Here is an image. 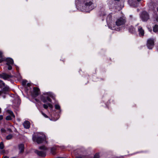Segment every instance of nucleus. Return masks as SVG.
I'll return each instance as SVG.
<instances>
[{
	"instance_id": "1",
	"label": "nucleus",
	"mask_w": 158,
	"mask_h": 158,
	"mask_svg": "<svg viewBox=\"0 0 158 158\" xmlns=\"http://www.w3.org/2000/svg\"><path fill=\"white\" fill-rule=\"evenodd\" d=\"M106 21L109 28L113 30L119 31L122 29V26L126 23V18L123 16L118 18L116 20L115 24H112V16L110 14L107 17Z\"/></svg>"
},
{
	"instance_id": "2",
	"label": "nucleus",
	"mask_w": 158,
	"mask_h": 158,
	"mask_svg": "<svg viewBox=\"0 0 158 158\" xmlns=\"http://www.w3.org/2000/svg\"><path fill=\"white\" fill-rule=\"evenodd\" d=\"M83 3V9L86 12H89L93 10L94 7L92 0H77Z\"/></svg>"
},
{
	"instance_id": "3",
	"label": "nucleus",
	"mask_w": 158,
	"mask_h": 158,
	"mask_svg": "<svg viewBox=\"0 0 158 158\" xmlns=\"http://www.w3.org/2000/svg\"><path fill=\"white\" fill-rule=\"evenodd\" d=\"M32 139L33 141L36 142L37 143L40 144L45 141L46 138L43 133H39L36 134L35 135L33 136Z\"/></svg>"
},
{
	"instance_id": "4",
	"label": "nucleus",
	"mask_w": 158,
	"mask_h": 158,
	"mask_svg": "<svg viewBox=\"0 0 158 158\" xmlns=\"http://www.w3.org/2000/svg\"><path fill=\"white\" fill-rule=\"evenodd\" d=\"M3 87L4 88L2 90H0V97H2L5 98L6 94L10 90V88L8 86L5 85L3 81L0 80V88H2Z\"/></svg>"
},
{
	"instance_id": "5",
	"label": "nucleus",
	"mask_w": 158,
	"mask_h": 158,
	"mask_svg": "<svg viewBox=\"0 0 158 158\" xmlns=\"http://www.w3.org/2000/svg\"><path fill=\"white\" fill-rule=\"evenodd\" d=\"M40 151L35 150V152L38 155L41 156H46V148L44 146H40L39 148Z\"/></svg>"
},
{
	"instance_id": "6",
	"label": "nucleus",
	"mask_w": 158,
	"mask_h": 158,
	"mask_svg": "<svg viewBox=\"0 0 158 158\" xmlns=\"http://www.w3.org/2000/svg\"><path fill=\"white\" fill-rule=\"evenodd\" d=\"M140 17L143 21H147L149 19L148 15L145 11H143Z\"/></svg>"
},
{
	"instance_id": "7",
	"label": "nucleus",
	"mask_w": 158,
	"mask_h": 158,
	"mask_svg": "<svg viewBox=\"0 0 158 158\" xmlns=\"http://www.w3.org/2000/svg\"><path fill=\"white\" fill-rule=\"evenodd\" d=\"M154 39H149L147 41V46L148 48L151 49L153 47Z\"/></svg>"
},
{
	"instance_id": "8",
	"label": "nucleus",
	"mask_w": 158,
	"mask_h": 158,
	"mask_svg": "<svg viewBox=\"0 0 158 158\" xmlns=\"http://www.w3.org/2000/svg\"><path fill=\"white\" fill-rule=\"evenodd\" d=\"M12 77L11 75L5 73H2L0 74V78L4 80H9L10 78Z\"/></svg>"
},
{
	"instance_id": "9",
	"label": "nucleus",
	"mask_w": 158,
	"mask_h": 158,
	"mask_svg": "<svg viewBox=\"0 0 158 158\" xmlns=\"http://www.w3.org/2000/svg\"><path fill=\"white\" fill-rule=\"evenodd\" d=\"M7 112L10 115H8L6 117V120H10L12 119V117L15 118V116L14 115L13 112L11 110H7Z\"/></svg>"
},
{
	"instance_id": "10",
	"label": "nucleus",
	"mask_w": 158,
	"mask_h": 158,
	"mask_svg": "<svg viewBox=\"0 0 158 158\" xmlns=\"http://www.w3.org/2000/svg\"><path fill=\"white\" fill-rule=\"evenodd\" d=\"M121 1L120 0H114V5L116 7H119L121 8L123 6L120 5Z\"/></svg>"
},
{
	"instance_id": "11",
	"label": "nucleus",
	"mask_w": 158,
	"mask_h": 158,
	"mask_svg": "<svg viewBox=\"0 0 158 158\" xmlns=\"http://www.w3.org/2000/svg\"><path fill=\"white\" fill-rule=\"evenodd\" d=\"M138 31L139 32V35L140 36H143L144 34V31L142 27H139L138 28Z\"/></svg>"
},
{
	"instance_id": "12",
	"label": "nucleus",
	"mask_w": 158,
	"mask_h": 158,
	"mask_svg": "<svg viewBox=\"0 0 158 158\" xmlns=\"http://www.w3.org/2000/svg\"><path fill=\"white\" fill-rule=\"evenodd\" d=\"M23 125L24 127L26 129H28L30 127V123L28 121H25L23 123Z\"/></svg>"
},
{
	"instance_id": "13",
	"label": "nucleus",
	"mask_w": 158,
	"mask_h": 158,
	"mask_svg": "<svg viewBox=\"0 0 158 158\" xmlns=\"http://www.w3.org/2000/svg\"><path fill=\"white\" fill-rule=\"evenodd\" d=\"M6 60L7 62L6 64L7 65H9V64H13L14 62L13 59L9 58H6Z\"/></svg>"
},
{
	"instance_id": "14",
	"label": "nucleus",
	"mask_w": 158,
	"mask_h": 158,
	"mask_svg": "<svg viewBox=\"0 0 158 158\" xmlns=\"http://www.w3.org/2000/svg\"><path fill=\"white\" fill-rule=\"evenodd\" d=\"M128 3L131 6H136L137 4L136 0H128Z\"/></svg>"
},
{
	"instance_id": "15",
	"label": "nucleus",
	"mask_w": 158,
	"mask_h": 158,
	"mask_svg": "<svg viewBox=\"0 0 158 158\" xmlns=\"http://www.w3.org/2000/svg\"><path fill=\"white\" fill-rule=\"evenodd\" d=\"M33 93L34 95L36 96L39 94L40 90L39 89L37 88H34L33 89Z\"/></svg>"
},
{
	"instance_id": "16",
	"label": "nucleus",
	"mask_w": 158,
	"mask_h": 158,
	"mask_svg": "<svg viewBox=\"0 0 158 158\" xmlns=\"http://www.w3.org/2000/svg\"><path fill=\"white\" fill-rule=\"evenodd\" d=\"M43 106L45 109H47L48 108V106L50 107L51 109L53 108L52 105L50 103H48L47 104H44L43 105Z\"/></svg>"
},
{
	"instance_id": "17",
	"label": "nucleus",
	"mask_w": 158,
	"mask_h": 158,
	"mask_svg": "<svg viewBox=\"0 0 158 158\" xmlns=\"http://www.w3.org/2000/svg\"><path fill=\"white\" fill-rule=\"evenodd\" d=\"M42 100L44 103L47 102V101L50 102H51V100L48 96L47 97L46 99H45L43 97L42 98Z\"/></svg>"
},
{
	"instance_id": "18",
	"label": "nucleus",
	"mask_w": 158,
	"mask_h": 158,
	"mask_svg": "<svg viewBox=\"0 0 158 158\" xmlns=\"http://www.w3.org/2000/svg\"><path fill=\"white\" fill-rule=\"evenodd\" d=\"M19 149L20 152H23L24 150V145L23 144H21L19 145Z\"/></svg>"
},
{
	"instance_id": "19",
	"label": "nucleus",
	"mask_w": 158,
	"mask_h": 158,
	"mask_svg": "<svg viewBox=\"0 0 158 158\" xmlns=\"http://www.w3.org/2000/svg\"><path fill=\"white\" fill-rule=\"evenodd\" d=\"M153 31L154 32H156L158 31V26L156 25L154 26L153 28Z\"/></svg>"
},
{
	"instance_id": "20",
	"label": "nucleus",
	"mask_w": 158,
	"mask_h": 158,
	"mask_svg": "<svg viewBox=\"0 0 158 158\" xmlns=\"http://www.w3.org/2000/svg\"><path fill=\"white\" fill-rule=\"evenodd\" d=\"M129 31L131 32H134L135 31V29L133 27L131 26L130 28H129Z\"/></svg>"
},
{
	"instance_id": "21",
	"label": "nucleus",
	"mask_w": 158,
	"mask_h": 158,
	"mask_svg": "<svg viewBox=\"0 0 158 158\" xmlns=\"http://www.w3.org/2000/svg\"><path fill=\"white\" fill-rule=\"evenodd\" d=\"M4 148V145L3 142H1L0 143V149H3Z\"/></svg>"
},
{
	"instance_id": "22",
	"label": "nucleus",
	"mask_w": 158,
	"mask_h": 158,
	"mask_svg": "<svg viewBox=\"0 0 158 158\" xmlns=\"http://www.w3.org/2000/svg\"><path fill=\"white\" fill-rule=\"evenodd\" d=\"M12 137V135H9L6 137V139L8 140L11 139Z\"/></svg>"
},
{
	"instance_id": "23",
	"label": "nucleus",
	"mask_w": 158,
	"mask_h": 158,
	"mask_svg": "<svg viewBox=\"0 0 158 158\" xmlns=\"http://www.w3.org/2000/svg\"><path fill=\"white\" fill-rule=\"evenodd\" d=\"M47 95H48V96H50L53 98V94L51 93H47Z\"/></svg>"
},
{
	"instance_id": "24",
	"label": "nucleus",
	"mask_w": 158,
	"mask_h": 158,
	"mask_svg": "<svg viewBox=\"0 0 158 158\" xmlns=\"http://www.w3.org/2000/svg\"><path fill=\"white\" fill-rule=\"evenodd\" d=\"M55 108L56 109L59 110L60 108V106L58 104H56L55 105Z\"/></svg>"
},
{
	"instance_id": "25",
	"label": "nucleus",
	"mask_w": 158,
	"mask_h": 158,
	"mask_svg": "<svg viewBox=\"0 0 158 158\" xmlns=\"http://www.w3.org/2000/svg\"><path fill=\"white\" fill-rule=\"evenodd\" d=\"M99 156L98 154L96 153L94 155V158H99Z\"/></svg>"
},
{
	"instance_id": "26",
	"label": "nucleus",
	"mask_w": 158,
	"mask_h": 158,
	"mask_svg": "<svg viewBox=\"0 0 158 158\" xmlns=\"http://www.w3.org/2000/svg\"><path fill=\"white\" fill-rule=\"evenodd\" d=\"M27 81L26 80H23L22 81V84L23 85H25L27 83Z\"/></svg>"
},
{
	"instance_id": "27",
	"label": "nucleus",
	"mask_w": 158,
	"mask_h": 158,
	"mask_svg": "<svg viewBox=\"0 0 158 158\" xmlns=\"http://www.w3.org/2000/svg\"><path fill=\"white\" fill-rule=\"evenodd\" d=\"M76 158H86V157L85 156H77Z\"/></svg>"
},
{
	"instance_id": "28",
	"label": "nucleus",
	"mask_w": 158,
	"mask_h": 158,
	"mask_svg": "<svg viewBox=\"0 0 158 158\" xmlns=\"http://www.w3.org/2000/svg\"><path fill=\"white\" fill-rule=\"evenodd\" d=\"M8 66V69L9 70H10L12 69V67L10 64H9V65H7Z\"/></svg>"
},
{
	"instance_id": "29",
	"label": "nucleus",
	"mask_w": 158,
	"mask_h": 158,
	"mask_svg": "<svg viewBox=\"0 0 158 158\" xmlns=\"http://www.w3.org/2000/svg\"><path fill=\"white\" fill-rule=\"evenodd\" d=\"M42 114L45 118H48V116L45 114L43 112H42Z\"/></svg>"
},
{
	"instance_id": "30",
	"label": "nucleus",
	"mask_w": 158,
	"mask_h": 158,
	"mask_svg": "<svg viewBox=\"0 0 158 158\" xmlns=\"http://www.w3.org/2000/svg\"><path fill=\"white\" fill-rule=\"evenodd\" d=\"M1 131L2 132H4L5 131V130L4 129L2 128L1 129Z\"/></svg>"
},
{
	"instance_id": "31",
	"label": "nucleus",
	"mask_w": 158,
	"mask_h": 158,
	"mask_svg": "<svg viewBox=\"0 0 158 158\" xmlns=\"http://www.w3.org/2000/svg\"><path fill=\"white\" fill-rule=\"evenodd\" d=\"M3 118V116L2 115H0V120H2Z\"/></svg>"
},
{
	"instance_id": "32",
	"label": "nucleus",
	"mask_w": 158,
	"mask_h": 158,
	"mask_svg": "<svg viewBox=\"0 0 158 158\" xmlns=\"http://www.w3.org/2000/svg\"><path fill=\"white\" fill-rule=\"evenodd\" d=\"M2 52L0 51V56L1 57L2 56Z\"/></svg>"
},
{
	"instance_id": "33",
	"label": "nucleus",
	"mask_w": 158,
	"mask_h": 158,
	"mask_svg": "<svg viewBox=\"0 0 158 158\" xmlns=\"http://www.w3.org/2000/svg\"><path fill=\"white\" fill-rule=\"evenodd\" d=\"M2 158H9L7 156H5L3 157Z\"/></svg>"
},
{
	"instance_id": "34",
	"label": "nucleus",
	"mask_w": 158,
	"mask_h": 158,
	"mask_svg": "<svg viewBox=\"0 0 158 158\" xmlns=\"http://www.w3.org/2000/svg\"><path fill=\"white\" fill-rule=\"evenodd\" d=\"M3 61V60H2V59H0V63H1L2 61Z\"/></svg>"
},
{
	"instance_id": "35",
	"label": "nucleus",
	"mask_w": 158,
	"mask_h": 158,
	"mask_svg": "<svg viewBox=\"0 0 158 158\" xmlns=\"http://www.w3.org/2000/svg\"><path fill=\"white\" fill-rule=\"evenodd\" d=\"M30 85V84L29 83H27V86H29Z\"/></svg>"
},
{
	"instance_id": "36",
	"label": "nucleus",
	"mask_w": 158,
	"mask_h": 158,
	"mask_svg": "<svg viewBox=\"0 0 158 158\" xmlns=\"http://www.w3.org/2000/svg\"><path fill=\"white\" fill-rule=\"evenodd\" d=\"M156 21H158V17L156 19Z\"/></svg>"
},
{
	"instance_id": "37",
	"label": "nucleus",
	"mask_w": 158,
	"mask_h": 158,
	"mask_svg": "<svg viewBox=\"0 0 158 158\" xmlns=\"http://www.w3.org/2000/svg\"><path fill=\"white\" fill-rule=\"evenodd\" d=\"M141 0H136V1H137V2H139L141 1Z\"/></svg>"
},
{
	"instance_id": "38",
	"label": "nucleus",
	"mask_w": 158,
	"mask_h": 158,
	"mask_svg": "<svg viewBox=\"0 0 158 158\" xmlns=\"http://www.w3.org/2000/svg\"><path fill=\"white\" fill-rule=\"evenodd\" d=\"M1 113V108H0V114Z\"/></svg>"
},
{
	"instance_id": "39",
	"label": "nucleus",
	"mask_w": 158,
	"mask_h": 158,
	"mask_svg": "<svg viewBox=\"0 0 158 158\" xmlns=\"http://www.w3.org/2000/svg\"><path fill=\"white\" fill-rule=\"evenodd\" d=\"M157 11H158V8H157Z\"/></svg>"
}]
</instances>
